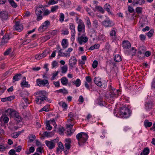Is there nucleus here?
I'll return each mask as SVG.
<instances>
[{"label": "nucleus", "mask_w": 155, "mask_h": 155, "mask_svg": "<svg viewBox=\"0 0 155 155\" xmlns=\"http://www.w3.org/2000/svg\"><path fill=\"white\" fill-rule=\"evenodd\" d=\"M78 36L77 38V40L78 42L80 45H82L86 43L88 41V38L85 35Z\"/></svg>", "instance_id": "nucleus-11"}, {"label": "nucleus", "mask_w": 155, "mask_h": 155, "mask_svg": "<svg viewBox=\"0 0 155 155\" xmlns=\"http://www.w3.org/2000/svg\"><path fill=\"white\" fill-rule=\"evenodd\" d=\"M24 79L22 82H21V86L22 87H30V85L28 84V83L25 81L26 78L25 77H24L23 78Z\"/></svg>", "instance_id": "nucleus-30"}, {"label": "nucleus", "mask_w": 155, "mask_h": 155, "mask_svg": "<svg viewBox=\"0 0 155 155\" xmlns=\"http://www.w3.org/2000/svg\"><path fill=\"white\" fill-rule=\"evenodd\" d=\"M49 53V52L48 51L45 50L44 52L41 54L42 58L45 57Z\"/></svg>", "instance_id": "nucleus-55"}, {"label": "nucleus", "mask_w": 155, "mask_h": 155, "mask_svg": "<svg viewBox=\"0 0 155 155\" xmlns=\"http://www.w3.org/2000/svg\"><path fill=\"white\" fill-rule=\"evenodd\" d=\"M58 6L56 5L52 6L51 8V12H56L58 9Z\"/></svg>", "instance_id": "nucleus-45"}, {"label": "nucleus", "mask_w": 155, "mask_h": 155, "mask_svg": "<svg viewBox=\"0 0 155 155\" xmlns=\"http://www.w3.org/2000/svg\"><path fill=\"white\" fill-rule=\"evenodd\" d=\"M5 87L4 85H1L0 86V95H1L6 90Z\"/></svg>", "instance_id": "nucleus-43"}, {"label": "nucleus", "mask_w": 155, "mask_h": 155, "mask_svg": "<svg viewBox=\"0 0 155 155\" xmlns=\"http://www.w3.org/2000/svg\"><path fill=\"white\" fill-rule=\"evenodd\" d=\"M36 84L39 87L46 86L49 84L48 80L38 78L36 80Z\"/></svg>", "instance_id": "nucleus-7"}, {"label": "nucleus", "mask_w": 155, "mask_h": 155, "mask_svg": "<svg viewBox=\"0 0 155 155\" xmlns=\"http://www.w3.org/2000/svg\"><path fill=\"white\" fill-rule=\"evenodd\" d=\"M154 104L152 102H149L145 104L146 108L147 110L151 109L154 106Z\"/></svg>", "instance_id": "nucleus-22"}, {"label": "nucleus", "mask_w": 155, "mask_h": 155, "mask_svg": "<svg viewBox=\"0 0 155 155\" xmlns=\"http://www.w3.org/2000/svg\"><path fill=\"white\" fill-rule=\"evenodd\" d=\"M69 28L71 31L75 30V26L73 23H70L69 24Z\"/></svg>", "instance_id": "nucleus-47"}, {"label": "nucleus", "mask_w": 155, "mask_h": 155, "mask_svg": "<svg viewBox=\"0 0 155 155\" xmlns=\"http://www.w3.org/2000/svg\"><path fill=\"white\" fill-rule=\"evenodd\" d=\"M12 117H14L15 118V119L18 122H20L21 120V117L19 115L18 113L14 110Z\"/></svg>", "instance_id": "nucleus-16"}, {"label": "nucleus", "mask_w": 155, "mask_h": 155, "mask_svg": "<svg viewBox=\"0 0 155 155\" xmlns=\"http://www.w3.org/2000/svg\"><path fill=\"white\" fill-rule=\"evenodd\" d=\"M60 80L61 83L64 85H67L68 81V79L65 77H62Z\"/></svg>", "instance_id": "nucleus-29"}, {"label": "nucleus", "mask_w": 155, "mask_h": 155, "mask_svg": "<svg viewBox=\"0 0 155 155\" xmlns=\"http://www.w3.org/2000/svg\"><path fill=\"white\" fill-rule=\"evenodd\" d=\"M150 150L148 147L145 148L140 153V155H148L149 153Z\"/></svg>", "instance_id": "nucleus-35"}, {"label": "nucleus", "mask_w": 155, "mask_h": 155, "mask_svg": "<svg viewBox=\"0 0 155 155\" xmlns=\"http://www.w3.org/2000/svg\"><path fill=\"white\" fill-rule=\"evenodd\" d=\"M15 30L18 32H20L23 29L22 25L17 22L15 23Z\"/></svg>", "instance_id": "nucleus-19"}, {"label": "nucleus", "mask_w": 155, "mask_h": 155, "mask_svg": "<svg viewBox=\"0 0 155 155\" xmlns=\"http://www.w3.org/2000/svg\"><path fill=\"white\" fill-rule=\"evenodd\" d=\"M93 26L95 28H97L98 26V23L97 20H95L93 21Z\"/></svg>", "instance_id": "nucleus-52"}, {"label": "nucleus", "mask_w": 155, "mask_h": 155, "mask_svg": "<svg viewBox=\"0 0 155 155\" xmlns=\"http://www.w3.org/2000/svg\"><path fill=\"white\" fill-rule=\"evenodd\" d=\"M85 21L87 27L88 28H91V25L89 18L87 17H86L85 18Z\"/></svg>", "instance_id": "nucleus-24"}, {"label": "nucleus", "mask_w": 155, "mask_h": 155, "mask_svg": "<svg viewBox=\"0 0 155 155\" xmlns=\"http://www.w3.org/2000/svg\"><path fill=\"white\" fill-rule=\"evenodd\" d=\"M50 122L49 121H47L46 122V129L48 130H51L52 129L51 126L50 125Z\"/></svg>", "instance_id": "nucleus-44"}, {"label": "nucleus", "mask_w": 155, "mask_h": 155, "mask_svg": "<svg viewBox=\"0 0 155 155\" xmlns=\"http://www.w3.org/2000/svg\"><path fill=\"white\" fill-rule=\"evenodd\" d=\"M35 136L34 135L32 134L29 137V139L31 142L33 141L35 139Z\"/></svg>", "instance_id": "nucleus-59"}, {"label": "nucleus", "mask_w": 155, "mask_h": 155, "mask_svg": "<svg viewBox=\"0 0 155 155\" xmlns=\"http://www.w3.org/2000/svg\"><path fill=\"white\" fill-rule=\"evenodd\" d=\"M49 107V106L47 105L45 106L42 108L40 110H39V112H41L43 111H45V112H48L49 111V110L48 108Z\"/></svg>", "instance_id": "nucleus-46"}, {"label": "nucleus", "mask_w": 155, "mask_h": 155, "mask_svg": "<svg viewBox=\"0 0 155 155\" xmlns=\"http://www.w3.org/2000/svg\"><path fill=\"white\" fill-rule=\"evenodd\" d=\"M146 48L143 46H140L139 48L138 53L140 54H144L146 51Z\"/></svg>", "instance_id": "nucleus-33"}, {"label": "nucleus", "mask_w": 155, "mask_h": 155, "mask_svg": "<svg viewBox=\"0 0 155 155\" xmlns=\"http://www.w3.org/2000/svg\"><path fill=\"white\" fill-rule=\"evenodd\" d=\"M59 104L65 109H66L67 107V104L64 102H61L59 103Z\"/></svg>", "instance_id": "nucleus-53"}, {"label": "nucleus", "mask_w": 155, "mask_h": 155, "mask_svg": "<svg viewBox=\"0 0 155 155\" xmlns=\"http://www.w3.org/2000/svg\"><path fill=\"white\" fill-rule=\"evenodd\" d=\"M109 92L107 96L110 100H112L114 96L119 95L120 91L119 90H116L113 88L111 85L109 86Z\"/></svg>", "instance_id": "nucleus-6"}, {"label": "nucleus", "mask_w": 155, "mask_h": 155, "mask_svg": "<svg viewBox=\"0 0 155 155\" xmlns=\"http://www.w3.org/2000/svg\"><path fill=\"white\" fill-rule=\"evenodd\" d=\"M98 39L99 41H105V36L104 35H99Z\"/></svg>", "instance_id": "nucleus-41"}, {"label": "nucleus", "mask_w": 155, "mask_h": 155, "mask_svg": "<svg viewBox=\"0 0 155 155\" xmlns=\"http://www.w3.org/2000/svg\"><path fill=\"white\" fill-rule=\"evenodd\" d=\"M114 59L116 62H119L121 60L120 56L119 54H116L114 57Z\"/></svg>", "instance_id": "nucleus-37"}, {"label": "nucleus", "mask_w": 155, "mask_h": 155, "mask_svg": "<svg viewBox=\"0 0 155 155\" xmlns=\"http://www.w3.org/2000/svg\"><path fill=\"white\" fill-rule=\"evenodd\" d=\"M8 17V13L7 12L5 11H2L0 12V18L2 19H7Z\"/></svg>", "instance_id": "nucleus-17"}, {"label": "nucleus", "mask_w": 155, "mask_h": 155, "mask_svg": "<svg viewBox=\"0 0 155 155\" xmlns=\"http://www.w3.org/2000/svg\"><path fill=\"white\" fill-rule=\"evenodd\" d=\"M50 25V22L48 20H46L43 22L38 28L40 32H42L47 29Z\"/></svg>", "instance_id": "nucleus-10"}, {"label": "nucleus", "mask_w": 155, "mask_h": 155, "mask_svg": "<svg viewBox=\"0 0 155 155\" xmlns=\"http://www.w3.org/2000/svg\"><path fill=\"white\" fill-rule=\"evenodd\" d=\"M6 148V147L4 145H0V151H4L5 150Z\"/></svg>", "instance_id": "nucleus-63"}, {"label": "nucleus", "mask_w": 155, "mask_h": 155, "mask_svg": "<svg viewBox=\"0 0 155 155\" xmlns=\"http://www.w3.org/2000/svg\"><path fill=\"white\" fill-rule=\"evenodd\" d=\"M85 8L86 11L88 12L89 15L92 16L93 14L91 12V9L87 7H86Z\"/></svg>", "instance_id": "nucleus-64"}, {"label": "nucleus", "mask_w": 155, "mask_h": 155, "mask_svg": "<svg viewBox=\"0 0 155 155\" xmlns=\"http://www.w3.org/2000/svg\"><path fill=\"white\" fill-rule=\"evenodd\" d=\"M58 56L59 57H69L70 56L69 53L62 52V51L58 52Z\"/></svg>", "instance_id": "nucleus-31"}, {"label": "nucleus", "mask_w": 155, "mask_h": 155, "mask_svg": "<svg viewBox=\"0 0 155 155\" xmlns=\"http://www.w3.org/2000/svg\"><path fill=\"white\" fill-rule=\"evenodd\" d=\"M52 68L56 67L58 66V62L56 61H52Z\"/></svg>", "instance_id": "nucleus-58"}, {"label": "nucleus", "mask_w": 155, "mask_h": 155, "mask_svg": "<svg viewBox=\"0 0 155 155\" xmlns=\"http://www.w3.org/2000/svg\"><path fill=\"white\" fill-rule=\"evenodd\" d=\"M59 93H62L64 94H67L68 93V91L65 89H61L57 91Z\"/></svg>", "instance_id": "nucleus-49"}, {"label": "nucleus", "mask_w": 155, "mask_h": 155, "mask_svg": "<svg viewBox=\"0 0 155 155\" xmlns=\"http://www.w3.org/2000/svg\"><path fill=\"white\" fill-rule=\"evenodd\" d=\"M61 45L63 49L67 48L68 45L67 39H63L62 41Z\"/></svg>", "instance_id": "nucleus-21"}, {"label": "nucleus", "mask_w": 155, "mask_h": 155, "mask_svg": "<svg viewBox=\"0 0 155 155\" xmlns=\"http://www.w3.org/2000/svg\"><path fill=\"white\" fill-rule=\"evenodd\" d=\"M11 48H9L7 49L4 53V55H8L11 52Z\"/></svg>", "instance_id": "nucleus-60"}, {"label": "nucleus", "mask_w": 155, "mask_h": 155, "mask_svg": "<svg viewBox=\"0 0 155 155\" xmlns=\"http://www.w3.org/2000/svg\"><path fill=\"white\" fill-rule=\"evenodd\" d=\"M73 83L76 87H78L81 85V81L78 78L76 81H73Z\"/></svg>", "instance_id": "nucleus-36"}, {"label": "nucleus", "mask_w": 155, "mask_h": 155, "mask_svg": "<svg viewBox=\"0 0 155 155\" xmlns=\"http://www.w3.org/2000/svg\"><path fill=\"white\" fill-rule=\"evenodd\" d=\"M61 73L62 74L66 73L68 71V67L67 65H64L61 67Z\"/></svg>", "instance_id": "nucleus-39"}, {"label": "nucleus", "mask_w": 155, "mask_h": 155, "mask_svg": "<svg viewBox=\"0 0 155 155\" xmlns=\"http://www.w3.org/2000/svg\"><path fill=\"white\" fill-rule=\"evenodd\" d=\"M14 111V110L13 109H8L5 110L4 114L6 116L9 115L12 117Z\"/></svg>", "instance_id": "nucleus-23"}, {"label": "nucleus", "mask_w": 155, "mask_h": 155, "mask_svg": "<svg viewBox=\"0 0 155 155\" xmlns=\"http://www.w3.org/2000/svg\"><path fill=\"white\" fill-rule=\"evenodd\" d=\"M58 147L57 148V153H59L61 152V150H64V147L63 144L61 142H59L58 143Z\"/></svg>", "instance_id": "nucleus-20"}, {"label": "nucleus", "mask_w": 155, "mask_h": 155, "mask_svg": "<svg viewBox=\"0 0 155 155\" xmlns=\"http://www.w3.org/2000/svg\"><path fill=\"white\" fill-rule=\"evenodd\" d=\"M131 111L125 106H123L120 108V117L122 118H127L131 115Z\"/></svg>", "instance_id": "nucleus-3"}, {"label": "nucleus", "mask_w": 155, "mask_h": 155, "mask_svg": "<svg viewBox=\"0 0 155 155\" xmlns=\"http://www.w3.org/2000/svg\"><path fill=\"white\" fill-rule=\"evenodd\" d=\"M58 71H55L52 74V76L51 78V81L54 80L56 78V77L58 74Z\"/></svg>", "instance_id": "nucleus-48"}, {"label": "nucleus", "mask_w": 155, "mask_h": 155, "mask_svg": "<svg viewBox=\"0 0 155 155\" xmlns=\"http://www.w3.org/2000/svg\"><path fill=\"white\" fill-rule=\"evenodd\" d=\"M1 120H2L5 123H7L8 122L9 119L7 116L3 114L1 117Z\"/></svg>", "instance_id": "nucleus-28"}, {"label": "nucleus", "mask_w": 155, "mask_h": 155, "mask_svg": "<svg viewBox=\"0 0 155 155\" xmlns=\"http://www.w3.org/2000/svg\"><path fill=\"white\" fill-rule=\"evenodd\" d=\"M102 24L106 27H111L114 25V23L110 20L109 18H107L106 19L103 21Z\"/></svg>", "instance_id": "nucleus-12"}, {"label": "nucleus", "mask_w": 155, "mask_h": 155, "mask_svg": "<svg viewBox=\"0 0 155 155\" xmlns=\"http://www.w3.org/2000/svg\"><path fill=\"white\" fill-rule=\"evenodd\" d=\"M77 60L76 57L72 56L71 57L69 61V65L72 68L77 63Z\"/></svg>", "instance_id": "nucleus-13"}, {"label": "nucleus", "mask_w": 155, "mask_h": 155, "mask_svg": "<svg viewBox=\"0 0 155 155\" xmlns=\"http://www.w3.org/2000/svg\"><path fill=\"white\" fill-rule=\"evenodd\" d=\"M50 13V11L48 9H46L44 12L43 15L45 16L48 15Z\"/></svg>", "instance_id": "nucleus-61"}, {"label": "nucleus", "mask_w": 155, "mask_h": 155, "mask_svg": "<svg viewBox=\"0 0 155 155\" xmlns=\"http://www.w3.org/2000/svg\"><path fill=\"white\" fill-rule=\"evenodd\" d=\"M64 19V15L62 13H61L60 14L59 20L60 21L61 23L63 22Z\"/></svg>", "instance_id": "nucleus-40"}, {"label": "nucleus", "mask_w": 155, "mask_h": 155, "mask_svg": "<svg viewBox=\"0 0 155 155\" xmlns=\"http://www.w3.org/2000/svg\"><path fill=\"white\" fill-rule=\"evenodd\" d=\"M98 64V61H94L92 64V67L94 68H96Z\"/></svg>", "instance_id": "nucleus-57"}, {"label": "nucleus", "mask_w": 155, "mask_h": 155, "mask_svg": "<svg viewBox=\"0 0 155 155\" xmlns=\"http://www.w3.org/2000/svg\"><path fill=\"white\" fill-rule=\"evenodd\" d=\"M15 150L14 149H12L9 151L8 153L9 155H15Z\"/></svg>", "instance_id": "nucleus-62"}, {"label": "nucleus", "mask_w": 155, "mask_h": 155, "mask_svg": "<svg viewBox=\"0 0 155 155\" xmlns=\"http://www.w3.org/2000/svg\"><path fill=\"white\" fill-rule=\"evenodd\" d=\"M43 9L41 7H37L35 10V13L37 16V20L39 21L42 19L43 16L42 15Z\"/></svg>", "instance_id": "nucleus-8"}, {"label": "nucleus", "mask_w": 155, "mask_h": 155, "mask_svg": "<svg viewBox=\"0 0 155 155\" xmlns=\"http://www.w3.org/2000/svg\"><path fill=\"white\" fill-rule=\"evenodd\" d=\"M86 81L89 84H91L92 81V79L89 76H87L85 77Z\"/></svg>", "instance_id": "nucleus-50"}, {"label": "nucleus", "mask_w": 155, "mask_h": 155, "mask_svg": "<svg viewBox=\"0 0 155 155\" xmlns=\"http://www.w3.org/2000/svg\"><path fill=\"white\" fill-rule=\"evenodd\" d=\"M116 35V32L115 30V29L113 28L110 31V36L113 37L114 36H115Z\"/></svg>", "instance_id": "nucleus-51"}, {"label": "nucleus", "mask_w": 155, "mask_h": 155, "mask_svg": "<svg viewBox=\"0 0 155 155\" xmlns=\"http://www.w3.org/2000/svg\"><path fill=\"white\" fill-rule=\"evenodd\" d=\"M68 116L69 118L67 120L66 126L67 128L71 129L72 127L75 123V120L76 116L72 112L69 113Z\"/></svg>", "instance_id": "nucleus-4"}, {"label": "nucleus", "mask_w": 155, "mask_h": 155, "mask_svg": "<svg viewBox=\"0 0 155 155\" xmlns=\"http://www.w3.org/2000/svg\"><path fill=\"white\" fill-rule=\"evenodd\" d=\"M122 46L124 49H129L131 46L130 43L127 41H125L123 42Z\"/></svg>", "instance_id": "nucleus-18"}, {"label": "nucleus", "mask_w": 155, "mask_h": 155, "mask_svg": "<svg viewBox=\"0 0 155 155\" xmlns=\"http://www.w3.org/2000/svg\"><path fill=\"white\" fill-rule=\"evenodd\" d=\"M104 9L109 14L111 15L112 13L110 11V6L108 3H107L104 6Z\"/></svg>", "instance_id": "nucleus-27"}, {"label": "nucleus", "mask_w": 155, "mask_h": 155, "mask_svg": "<svg viewBox=\"0 0 155 155\" xmlns=\"http://www.w3.org/2000/svg\"><path fill=\"white\" fill-rule=\"evenodd\" d=\"M152 124V123L149 122L148 120H146L144 122V125L146 128L150 127Z\"/></svg>", "instance_id": "nucleus-34"}, {"label": "nucleus", "mask_w": 155, "mask_h": 155, "mask_svg": "<svg viewBox=\"0 0 155 155\" xmlns=\"http://www.w3.org/2000/svg\"><path fill=\"white\" fill-rule=\"evenodd\" d=\"M77 23L78 24V31L79 33L78 35H80L81 33H84L85 31V25L84 22L81 19H78V18L76 19Z\"/></svg>", "instance_id": "nucleus-5"}, {"label": "nucleus", "mask_w": 155, "mask_h": 155, "mask_svg": "<svg viewBox=\"0 0 155 155\" xmlns=\"http://www.w3.org/2000/svg\"><path fill=\"white\" fill-rule=\"evenodd\" d=\"M76 137L78 140L79 145L82 146L87 141L88 136L86 133L81 132L78 134Z\"/></svg>", "instance_id": "nucleus-2"}, {"label": "nucleus", "mask_w": 155, "mask_h": 155, "mask_svg": "<svg viewBox=\"0 0 155 155\" xmlns=\"http://www.w3.org/2000/svg\"><path fill=\"white\" fill-rule=\"evenodd\" d=\"M153 32L154 30L151 29L147 33V35L150 38L152 36Z\"/></svg>", "instance_id": "nucleus-56"}, {"label": "nucleus", "mask_w": 155, "mask_h": 155, "mask_svg": "<svg viewBox=\"0 0 155 155\" xmlns=\"http://www.w3.org/2000/svg\"><path fill=\"white\" fill-rule=\"evenodd\" d=\"M35 150V148L33 147H31L29 148L28 150H27L25 151V153L27 155H29L31 153L34 152Z\"/></svg>", "instance_id": "nucleus-38"}, {"label": "nucleus", "mask_w": 155, "mask_h": 155, "mask_svg": "<svg viewBox=\"0 0 155 155\" xmlns=\"http://www.w3.org/2000/svg\"><path fill=\"white\" fill-rule=\"evenodd\" d=\"M45 143L46 146L50 149H52L55 146V144L54 140L50 141L46 140Z\"/></svg>", "instance_id": "nucleus-15"}, {"label": "nucleus", "mask_w": 155, "mask_h": 155, "mask_svg": "<svg viewBox=\"0 0 155 155\" xmlns=\"http://www.w3.org/2000/svg\"><path fill=\"white\" fill-rule=\"evenodd\" d=\"M9 38H9L8 35H4L1 40L0 46H2L7 43L8 42V41Z\"/></svg>", "instance_id": "nucleus-14"}, {"label": "nucleus", "mask_w": 155, "mask_h": 155, "mask_svg": "<svg viewBox=\"0 0 155 155\" xmlns=\"http://www.w3.org/2000/svg\"><path fill=\"white\" fill-rule=\"evenodd\" d=\"M24 131L23 130L21 131H18L16 133H13L11 134V137L14 138H17Z\"/></svg>", "instance_id": "nucleus-32"}, {"label": "nucleus", "mask_w": 155, "mask_h": 155, "mask_svg": "<svg viewBox=\"0 0 155 155\" xmlns=\"http://www.w3.org/2000/svg\"><path fill=\"white\" fill-rule=\"evenodd\" d=\"M21 78V75L20 74H18L15 75L13 77V82L19 80Z\"/></svg>", "instance_id": "nucleus-26"}, {"label": "nucleus", "mask_w": 155, "mask_h": 155, "mask_svg": "<svg viewBox=\"0 0 155 155\" xmlns=\"http://www.w3.org/2000/svg\"><path fill=\"white\" fill-rule=\"evenodd\" d=\"M93 10L94 12L98 11L102 13H104V10L103 8L99 6H96Z\"/></svg>", "instance_id": "nucleus-25"}, {"label": "nucleus", "mask_w": 155, "mask_h": 155, "mask_svg": "<svg viewBox=\"0 0 155 155\" xmlns=\"http://www.w3.org/2000/svg\"><path fill=\"white\" fill-rule=\"evenodd\" d=\"M94 81L98 86L102 88H105L107 86L106 83L104 81L103 83L102 82L101 78L99 77H95L94 79Z\"/></svg>", "instance_id": "nucleus-9"}, {"label": "nucleus", "mask_w": 155, "mask_h": 155, "mask_svg": "<svg viewBox=\"0 0 155 155\" xmlns=\"http://www.w3.org/2000/svg\"><path fill=\"white\" fill-rule=\"evenodd\" d=\"M11 5L13 8H16L17 7V4L15 3L13 0H8Z\"/></svg>", "instance_id": "nucleus-42"}, {"label": "nucleus", "mask_w": 155, "mask_h": 155, "mask_svg": "<svg viewBox=\"0 0 155 155\" xmlns=\"http://www.w3.org/2000/svg\"><path fill=\"white\" fill-rule=\"evenodd\" d=\"M49 53V52L48 51L45 50L44 52L41 54L42 58L45 57Z\"/></svg>", "instance_id": "nucleus-54"}, {"label": "nucleus", "mask_w": 155, "mask_h": 155, "mask_svg": "<svg viewBox=\"0 0 155 155\" xmlns=\"http://www.w3.org/2000/svg\"><path fill=\"white\" fill-rule=\"evenodd\" d=\"M46 92L44 90L37 91L34 94L35 97L36 103L39 104H43L44 101L51 103L52 100L48 98L46 96Z\"/></svg>", "instance_id": "nucleus-1"}]
</instances>
